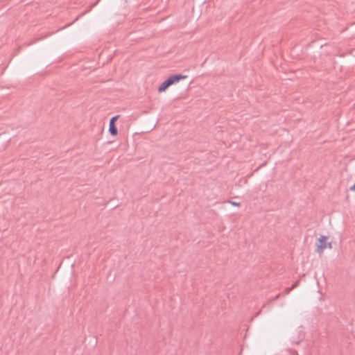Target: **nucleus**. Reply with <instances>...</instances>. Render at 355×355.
<instances>
[{
  "mask_svg": "<svg viewBox=\"0 0 355 355\" xmlns=\"http://www.w3.org/2000/svg\"><path fill=\"white\" fill-rule=\"evenodd\" d=\"M119 116H113L110 121L109 124V132L111 135L115 136L117 135V128L115 125V121L117 119Z\"/></svg>",
  "mask_w": 355,
  "mask_h": 355,
  "instance_id": "f257e3e1",
  "label": "nucleus"
},
{
  "mask_svg": "<svg viewBox=\"0 0 355 355\" xmlns=\"http://www.w3.org/2000/svg\"><path fill=\"white\" fill-rule=\"evenodd\" d=\"M327 238L324 236H320L319 239L320 244L317 246V252L319 253H322L323 250L326 248Z\"/></svg>",
  "mask_w": 355,
  "mask_h": 355,
  "instance_id": "f03ea898",
  "label": "nucleus"
},
{
  "mask_svg": "<svg viewBox=\"0 0 355 355\" xmlns=\"http://www.w3.org/2000/svg\"><path fill=\"white\" fill-rule=\"evenodd\" d=\"M173 85L172 80L168 77L165 81H164L161 85L158 87L159 92H164L169 86Z\"/></svg>",
  "mask_w": 355,
  "mask_h": 355,
  "instance_id": "7ed1b4c3",
  "label": "nucleus"
},
{
  "mask_svg": "<svg viewBox=\"0 0 355 355\" xmlns=\"http://www.w3.org/2000/svg\"><path fill=\"white\" fill-rule=\"evenodd\" d=\"M187 76H184L182 74H175L173 76H170V78L172 80L173 84L178 83L180 80L185 79Z\"/></svg>",
  "mask_w": 355,
  "mask_h": 355,
  "instance_id": "20e7f679",
  "label": "nucleus"
},
{
  "mask_svg": "<svg viewBox=\"0 0 355 355\" xmlns=\"http://www.w3.org/2000/svg\"><path fill=\"white\" fill-rule=\"evenodd\" d=\"M228 203L231 204L233 206H236V207H239L241 205L240 202H234V201H231V200H229Z\"/></svg>",
  "mask_w": 355,
  "mask_h": 355,
  "instance_id": "39448f33",
  "label": "nucleus"
},
{
  "mask_svg": "<svg viewBox=\"0 0 355 355\" xmlns=\"http://www.w3.org/2000/svg\"><path fill=\"white\" fill-rule=\"evenodd\" d=\"M297 284H298V282H296L293 284V286L291 288H288L287 289V293H288L292 289H293L295 286H297Z\"/></svg>",
  "mask_w": 355,
  "mask_h": 355,
  "instance_id": "423d86ee",
  "label": "nucleus"
},
{
  "mask_svg": "<svg viewBox=\"0 0 355 355\" xmlns=\"http://www.w3.org/2000/svg\"><path fill=\"white\" fill-rule=\"evenodd\" d=\"M98 2V1H97L96 3H94L92 5V6H96V3H97Z\"/></svg>",
  "mask_w": 355,
  "mask_h": 355,
  "instance_id": "0eeeda50",
  "label": "nucleus"
}]
</instances>
